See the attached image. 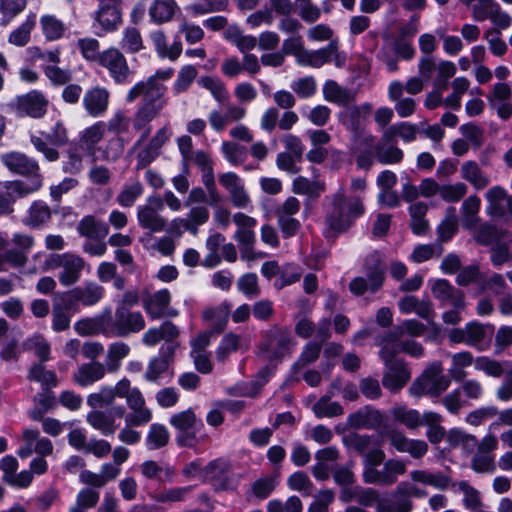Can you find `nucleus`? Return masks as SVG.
Listing matches in <instances>:
<instances>
[{
  "label": "nucleus",
  "instance_id": "f257e3e1",
  "mask_svg": "<svg viewBox=\"0 0 512 512\" xmlns=\"http://www.w3.org/2000/svg\"><path fill=\"white\" fill-rule=\"evenodd\" d=\"M166 86L163 82L156 81L154 78L148 77L146 80L137 82L126 95V101L132 103L138 98H142V102L137 108L132 119L133 128L141 131L140 138L135 146L144 142L151 133V121L157 118L167 104L164 98Z\"/></svg>",
  "mask_w": 512,
  "mask_h": 512
},
{
  "label": "nucleus",
  "instance_id": "f03ea898",
  "mask_svg": "<svg viewBox=\"0 0 512 512\" xmlns=\"http://www.w3.org/2000/svg\"><path fill=\"white\" fill-rule=\"evenodd\" d=\"M4 166L13 173L29 177L27 181L15 180L5 184L9 197H24L38 191L43 184L40 167L34 158L18 151L5 153L1 156Z\"/></svg>",
  "mask_w": 512,
  "mask_h": 512
},
{
  "label": "nucleus",
  "instance_id": "7ed1b4c3",
  "mask_svg": "<svg viewBox=\"0 0 512 512\" xmlns=\"http://www.w3.org/2000/svg\"><path fill=\"white\" fill-rule=\"evenodd\" d=\"M364 211L365 207L360 197L346 198L342 191L337 192L332 199V209L326 215L325 237L333 238L345 232Z\"/></svg>",
  "mask_w": 512,
  "mask_h": 512
},
{
  "label": "nucleus",
  "instance_id": "20e7f679",
  "mask_svg": "<svg viewBox=\"0 0 512 512\" xmlns=\"http://www.w3.org/2000/svg\"><path fill=\"white\" fill-rule=\"evenodd\" d=\"M364 270L366 277H355L349 283V290L356 297L378 292L385 281L386 266L379 253L374 252L367 257Z\"/></svg>",
  "mask_w": 512,
  "mask_h": 512
},
{
  "label": "nucleus",
  "instance_id": "39448f33",
  "mask_svg": "<svg viewBox=\"0 0 512 512\" xmlns=\"http://www.w3.org/2000/svg\"><path fill=\"white\" fill-rule=\"evenodd\" d=\"M112 390L116 397L125 398L131 412L125 417L128 425H145L152 419V412L146 407L143 394L138 388H131L127 378L121 379Z\"/></svg>",
  "mask_w": 512,
  "mask_h": 512
},
{
  "label": "nucleus",
  "instance_id": "423d86ee",
  "mask_svg": "<svg viewBox=\"0 0 512 512\" xmlns=\"http://www.w3.org/2000/svg\"><path fill=\"white\" fill-rule=\"evenodd\" d=\"M441 362L431 363L409 387V392L415 397L423 395L432 398L439 397L450 386L451 380L443 375Z\"/></svg>",
  "mask_w": 512,
  "mask_h": 512
},
{
  "label": "nucleus",
  "instance_id": "0eeeda50",
  "mask_svg": "<svg viewBox=\"0 0 512 512\" xmlns=\"http://www.w3.org/2000/svg\"><path fill=\"white\" fill-rule=\"evenodd\" d=\"M379 357L385 365L383 386L392 393L399 392L411 378L407 363L403 359L396 358L395 350L380 348Z\"/></svg>",
  "mask_w": 512,
  "mask_h": 512
},
{
  "label": "nucleus",
  "instance_id": "6e6552de",
  "mask_svg": "<svg viewBox=\"0 0 512 512\" xmlns=\"http://www.w3.org/2000/svg\"><path fill=\"white\" fill-rule=\"evenodd\" d=\"M49 265L59 270L57 278L64 287H70L79 282L84 269L88 266L84 258L69 252L52 255Z\"/></svg>",
  "mask_w": 512,
  "mask_h": 512
},
{
  "label": "nucleus",
  "instance_id": "1a4fd4ad",
  "mask_svg": "<svg viewBox=\"0 0 512 512\" xmlns=\"http://www.w3.org/2000/svg\"><path fill=\"white\" fill-rule=\"evenodd\" d=\"M44 135L31 134L30 142L36 151L43 154L45 159L49 162H55L59 160L60 153L56 149L57 147L65 146L68 141V131L62 121H57L49 133H43Z\"/></svg>",
  "mask_w": 512,
  "mask_h": 512
},
{
  "label": "nucleus",
  "instance_id": "9d476101",
  "mask_svg": "<svg viewBox=\"0 0 512 512\" xmlns=\"http://www.w3.org/2000/svg\"><path fill=\"white\" fill-rule=\"evenodd\" d=\"M145 327L144 317L140 312H134L126 306H119L114 317L106 322V330L117 337H126L138 333Z\"/></svg>",
  "mask_w": 512,
  "mask_h": 512
},
{
  "label": "nucleus",
  "instance_id": "9b49d317",
  "mask_svg": "<svg viewBox=\"0 0 512 512\" xmlns=\"http://www.w3.org/2000/svg\"><path fill=\"white\" fill-rule=\"evenodd\" d=\"M406 473V464L399 459H388L381 469L373 466L364 468L362 478L366 484L392 486L398 478Z\"/></svg>",
  "mask_w": 512,
  "mask_h": 512
},
{
  "label": "nucleus",
  "instance_id": "f8f14e48",
  "mask_svg": "<svg viewBox=\"0 0 512 512\" xmlns=\"http://www.w3.org/2000/svg\"><path fill=\"white\" fill-rule=\"evenodd\" d=\"M163 208L164 204L160 196L148 197L146 203L137 208L139 226L151 233L164 231L167 226V220L159 213Z\"/></svg>",
  "mask_w": 512,
  "mask_h": 512
},
{
  "label": "nucleus",
  "instance_id": "ddd939ff",
  "mask_svg": "<svg viewBox=\"0 0 512 512\" xmlns=\"http://www.w3.org/2000/svg\"><path fill=\"white\" fill-rule=\"evenodd\" d=\"M233 221L237 225L234 239L239 244L241 258L244 260H254V244L256 242L254 228L257 223L256 220L253 217L239 212L234 214Z\"/></svg>",
  "mask_w": 512,
  "mask_h": 512
},
{
  "label": "nucleus",
  "instance_id": "4468645a",
  "mask_svg": "<svg viewBox=\"0 0 512 512\" xmlns=\"http://www.w3.org/2000/svg\"><path fill=\"white\" fill-rule=\"evenodd\" d=\"M203 481L210 483L216 490L232 489L235 486V474L230 461L217 458L203 468Z\"/></svg>",
  "mask_w": 512,
  "mask_h": 512
},
{
  "label": "nucleus",
  "instance_id": "2eb2a0df",
  "mask_svg": "<svg viewBox=\"0 0 512 512\" xmlns=\"http://www.w3.org/2000/svg\"><path fill=\"white\" fill-rule=\"evenodd\" d=\"M9 107L19 117L40 119L47 112L48 100L41 92L32 90L17 96Z\"/></svg>",
  "mask_w": 512,
  "mask_h": 512
},
{
  "label": "nucleus",
  "instance_id": "dca6fc26",
  "mask_svg": "<svg viewBox=\"0 0 512 512\" xmlns=\"http://www.w3.org/2000/svg\"><path fill=\"white\" fill-rule=\"evenodd\" d=\"M98 64L107 69L116 84L130 82L133 71L130 69L124 54L118 48H109L101 52Z\"/></svg>",
  "mask_w": 512,
  "mask_h": 512
},
{
  "label": "nucleus",
  "instance_id": "f3484780",
  "mask_svg": "<svg viewBox=\"0 0 512 512\" xmlns=\"http://www.w3.org/2000/svg\"><path fill=\"white\" fill-rule=\"evenodd\" d=\"M332 60L338 68H342L346 63V55L339 51L338 41L336 39L331 40L327 46L318 50L311 51L307 49L299 64L302 66L320 68Z\"/></svg>",
  "mask_w": 512,
  "mask_h": 512
},
{
  "label": "nucleus",
  "instance_id": "a211bd4d",
  "mask_svg": "<svg viewBox=\"0 0 512 512\" xmlns=\"http://www.w3.org/2000/svg\"><path fill=\"white\" fill-rule=\"evenodd\" d=\"M291 341L290 332L287 329L273 327L265 334V339L259 346L260 354L269 361L282 358L288 351Z\"/></svg>",
  "mask_w": 512,
  "mask_h": 512
},
{
  "label": "nucleus",
  "instance_id": "6ab92c4d",
  "mask_svg": "<svg viewBox=\"0 0 512 512\" xmlns=\"http://www.w3.org/2000/svg\"><path fill=\"white\" fill-rule=\"evenodd\" d=\"M399 333H382L376 336L375 344L380 348L395 350V356L401 352H405L412 357L419 358L423 355V346L414 341H400Z\"/></svg>",
  "mask_w": 512,
  "mask_h": 512
},
{
  "label": "nucleus",
  "instance_id": "aec40b11",
  "mask_svg": "<svg viewBox=\"0 0 512 512\" xmlns=\"http://www.w3.org/2000/svg\"><path fill=\"white\" fill-rule=\"evenodd\" d=\"M121 474V467L112 462H105L101 465L100 472L83 470L79 475L81 483L93 488H103L108 482L115 481Z\"/></svg>",
  "mask_w": 512,
  "mask_h": 512
},
{
  "label": "nucleus",
  "instance_id": "412c9836",
  "mask_svg": "<svg viewBox=\"0 0 512 512\" xmlns=\"http://www.w3.org/2000/svg\"><path fill=\"white\" fill-rule=\"evenodd\" d=\"M379 502L374 512H412L414 503L409 499L401 482Z\"/></svg>",
  "mask_w": 512,
  "mask_h": 512
},
{
  "label": "nucleus",
  "instance_id": "4be33fe9",
  "mask_svg": "<svg viewBox=\"0 0 512 512\" xmlns=\"http://www.w3.org/2000/svg\"><path fill=\"white\" fill-rule=\"evenodd\" d=\"M219 183L228 191L232 204L237 208H245L250 203V197L245 190L241 178L234 172L223 173Z\"/></svg>",
  "mask_w": 512,
  "mask_h": 512
},
{
  "label": "nucleus",
  "instance_id": "5701e85b",
  "mask_svg": "<svg viewBox=\"0 0 512 512\" xmlns=\"http://www.w3.org/2000/svg\"><path fill=\"white\" fill-rule=\"evenodd\" d=\"M177 348L176 344L162 346L159 356L150 360L144 378L149 382H158L160 376L165 373L174 361V353Z\"/></svg>",
  "mask_w": 512,
  "mask_h": 512
},
{
  "label": "nucleus",
  "instance_id": "b1692460",
  "mask_svg": "<svg viewBox=\"0 0 512 512\" xmlns=\"http://www.w3.org/2000/svg\"><path fill=\"white\" fill-rule=\"evenodd\" d=\"M110 93L104 87H93L83 96V106L88 115L100 117L106 113L109 106Z\"/></svg>",
  "mask_w": 512,
  "mask_h": 512
},
{
  "label": "nucleus",
  "instance_id": "393cba45",
  "mask_svg": "<svg viewBox=\"0 0 512 512\" xmlns=\"http://www.w3.org/2000/svg\"><path fill=\"white\" fill-rule=\"evenodd\" d=\"M433 296L443 303L450 304L453 308H465L464 292L452 286L446 279H438L432 285Z\"/></svg>",
  "mask_w": 512,
  "mask_h": 512
},
{
  "label": "nucleus",
  "instance_id": "a878e982",
  "mask_svg": "<svg viewBox=\"0 0 512 512\" xmlns=\"http://www.w3.org/2000/svg\"><path fill=\"white\" fill-rule=\"evenodd\" d=\"M246 115V109L236 104H227L225 112L221 113L217 110L209 114V123L211 127L217 131H223L227 125L242 120Z\"/></svg>",
  "mask_w": 512,
  "mask_h": 512
},
{
  "label": "nucleus",
  "instance_id": "bb28decb",
  "mask_svg": "<svg viewBox=\"0 0 512 512\" xmlns=\"http://www.w3.org/2000/svg\"><path fill=\"white\" fill-rule=\"evenodd\" d=\"M179 336L178 328L170 321H165L158 328H150L143 335L142 341L147 346H155L161 340H164L166 344L164 346H169L170 344H177L176 339Z\"/></svg>",
  "mask_w": 512,
  "mask_h": 512
},
{
  "label": "nucleus",
  "instance_id": "cd10ccee",
  "mask_svg": "<svg viewBox=\"0 0 512 512\" xmlns=\"http://www.w3.org/2000/svg\"><path fill=\"white\" fill-rule=\"evenodd\" d=\"M106 369L107 367L101 362L84 363L74 372L73 380L79 386L87 387L104 378Z\"/></svg>",
  "mask_w": 512,
  "mask_h": 512
},
{
  "label": "nucleus",
  "instance_id": "c85d7f7f",
  "mask_svg": "<svg viewBox=\"0 0 512 512\" xmlns=\"http://www.w3.org/2000/svg\"><path fill=\"white\" fill-rule=\"evenodd\" d=\"M382 421L380 411L368 406L350 414L347 420L348 425L355 429H375L381 425Z\"/></svg>",
  "mask_w": 512,
  "mask_h": 512
},
{
  "label": "nucleus",
  "instance_id": "c756f323",
  "mask_svg": "<svg viewBox=\"0 0 512 512\" xmlns=\"http://www.w3.org/2000/svg\"><path fill=\"white\" fill-rule=\"evenodd\" d=\"M94 20L102 32L111 33L122 24V11L120 7H98Z\"/></svg>",
  "mask_w": 512,
  "mask_h": 512
},
{
  "label": "nucleus",
  "instance_id": "7c9ffc66",
  "mask_svg": "<svg viewBox=\"0 0 512 512\" xmlns=\"http://www.w3.org/2000/svg\"><path fill=\"white\" fill-rule=\"evenodd\" d=\"M403 91L404 85L400 81L390 83L388 89L389 98L396 102L395 110L397 114L402 118H406L414 113L416 104L415 100L410 97L402 98Z\"/></svg>",
  "mask_w": 512,
  "mask_h": 512
},
{
  "label": "nucleus",
  "instance_id": "2f4dec72",
  "mask_svg": "<svg viewBox=\"0 0 512 512\" xmlns=\"http://www.w3.org/2000/svg\"><path fill=\"white\" fill-rule=\"evenodd\" d=\"M77 231L89 240H103L109 234V227L101 220L88 215L79 221Z\"/></svg>",
  "mask_w": 512,
  "mask_h": 512
},
{
  "label": "nucleus",
  "instance_id": "473e14b6",
  "mask_svg": "<svg viewBox=\"0 0 512 512\" xmlns=\"http://www.w3.org/2000/svg\"><path fill=\"white\" fill-rule=\"evenodd\" d=\"M323 96L328 102L339 106H348L355 101V93L348 88L340 86L334 80H328L323 86Z\"/></svg>",
  "mask_w": 512,
  "mask_h": 512
},
{
  "label": "nucleus",
  "instance_id": "72a5a7b5",
  "mask_svg": "<svg viewBox=\"0 0 512 512\" xmlns=\"http://www.w3.org/2000/svg\"><path fill=\"white\" fill-rule=\"evenodd\" d=\"M507 191L501 186H493L485 193V199L488 203L487 213L493 218H505Z\"/></svg>",
  "mask_w": 512,
  "mask_h": 512
},
{
  "label": "nucleus",
  "instance_id": "f704fd0d",
  "mask_svg": "<svg viewBox=\"0 0 512 512\" xmlns=\"http://www.w3.org/2000/svg\"><path fill=\"white\" fill-rule=\"evenodd\" d=\"M461 177L469 182L476 190L486 188L491 180L490 177L482 171L480 166L475 161H466L460 168Z\"/></svg>",
  "mask_w": 512,
  "mask_h": 512
},
{
  "label": "nucleus",
  "instance_id": "c9c22d12",
  "mask_svg": "<svg viewBox=\"0 0 512 512\" xmlns=\"http://www.w3.org/2000/svg\"><path fill=\"white\" fill-rule=\"evenodd\" d=\"M104 136V124L103 122H97L92 126L86 128L78 142L79 148L84 151L88 156L93 157V160H96L95 156V145L101 141Z\"/></svg>",
  "mask_w": 512,
  "mask_h": 512
},
{
  "label": "nucleus",
  "instance_id": "e433bc0d",
  "mask_svg": "<svg viewBox=\"0 0 512 512\" xmlns=\"http://www.w3.org/2000/svg\"><path fill=\"white\" fill-rule=\"evenodd\" d=\"M83 307H92L102 301L105 296V288L95 281H86L80 286H76Z\"/></svg>",
  "mask_w": 512,
  "mask_h": 512
},
{
  "label": "nucleus",
  "instance_id": "4c0bfd02",
  "mask_svg": "<svg viewBox=\"0 0 512 512\" xmlns=\"http://www.w3.org/2000/svg\"><path fill=\"white\" fill-rule=\"evenodd\" d=\"M87 422L103 435H112L115 433L117 426L112 414L100 409H94L89 412L86 417Z\"/></svg>",
  "mask_w": 512,
  "mask_h": 512
},
{
  "label": "nucleus",
  "instance_id": "58836bf2",
  "mask_svg": "<svg viewBox=\"0 0 512 512\" xmlns=\"http://www.w3.org/2000/svg\"><path fill=\"white\" fill-rule=\"evenodd\" d=\"M178 9L175 0H154L149 7V16L157 24L170 21Z\"/></svg>",
  "mask_w": 512,
  "mask_h": 512
},
{
  "label": "nucleus",
  "instance_id": "ea45409f",
  "mask_svg": "<svg viewBox=\"0 0 512 512\" xmlns=\"http://www.w3.org/2000/svg\"><path fill=\"white\" fill-rule=\"evenodd\" d=\"M443 421L442 415L439 413L428 411L424 413V425L428 427L426 436L430 443L439 444L448 434L441 425Z\"/></svg>",
  "mask_w": 512,
  "mask_h": 512
},
{
  "label": "nucleus",
  "instance_id": "a19ab883",
  "mask_svg": "<svg viewBox=\"0 0 512 512\" xmlns=\"http://www.w3.org/2000/svg\"><path fill=\"white\" fill-rule=\"evenodd\" d=\"M447 441L451 447H460L469 454L473 453L478 445V439L475 435L459 428H453L448 431Z\"/></svg>",
  "mask_w": 512,
  "mask_h": 512
},
{
  "label": "nucleus",
  "instance_id": "79ce46f5",
  "mask_svg": "<svg viewBox=\"0 0 512 512\" xmlns=\"http://www.w3.org/2000/svg\"><path fill=\"white\" fill-rule=\"evenodd\" d=\"M494 332L492 325H483L479 322H470L465 326L467 334V345L481 348L486 339L490 338Z\"/></svg>",
  "mask_w": 512,
  "mask_h": 512
},
{
  "label": "nucleus",
  "instance_id": "37998d69",
  "mask_svg": "<svg viewBox=\"0 0 512 512\" xmlns=\"http://www.w3.org/2000/svg\"><path fill=\"white\" fill-rule=\"evenodd\" d=\"M414 482L430 485L439 490H445L450 484V478L442 472H429L427 470H414L410 473Z\"/></svg>",
  "mask_w": 512,
  "mask_h": 512
},
{
  "label": "nucleus",
  "instance_id": "c03bdc74",
  "mask_svg": "<svg viewBox=\"0 0 512 512\" xmlns=\"http://www.w3.org/2000/svg\"><path fill=\"white\" fill-rule=\"evenodd\" d=\"M170 299L171 295L167 289L159 290L146 301L145 309L153 319L161 318L168 308Z\"/></svg>",
  "mask_w": 512,
  "mask_h": 512
},
{
  "label": "nucleus",
  "instance_id": "a18cd8bd",
  "mask_svg": "<svg viewBox=\"0 0 512 512\" xmlns=\"http://www.w3.org/2000/svg\"><path fill=\"white\" fill-rule=\"evenodd\" d=\"M391 414L395 421L406 426L410 430H415L424 425V414L421 415L417 410L399 406L393 408L391 410Z\"/></svg>",
  "mask_w": 512,
  "mask_h": 512
},
{
  "label": "nucleus",
  "instance_id": "49530a36",
  "mask_svg": "<svg viewBox=\"0 0 512 512\" xmlns=\"http://www.w3.org/2000/svg\"><path fill=\"white\" fill-rule=\"evenodd\" d=\"M481 200L477 195H471L464 200L461 207L462 225L466 229L475 228L478 221Z\"/></svg>",
  "mask_w": 512,
  "mask_h": 512
},
{
  "label": "nucleus",
  "instance_id": "de8ad7c7",
  "mask_svg": "<svg viewBox=\"0 0 512 512\" xmlns=\"http://www.w3.org/2000/svg\"><path fill=\"white\" fill-rule=\"evenodd\" d=\"M452 365L449 369V375L454 381H463L466 378L465 368L475 364L474 357L471 352L463 351L455 353L451 356Z\"/></svg>",
  "mask_w": 512,
  "mask_h": 512
},
{
  "label": "nucleus",
  "instance_id": "09e8293b",
  "mask_svg": "<svg viewBox=\"0 0 512 512\" xmlns=\"http://www.w3.org/2000/svg\"><path fill=\"white\" fill-rule=\"evenodd\" d=\"M377 161L383 165L398 164L403 159V151L392 144L377 143L374 147Z\"/></svg>",
  "mask_w": 512,
  "mask_h": 512
},
{
  "label": "nucleus",
  "instance_id": "8fccbe9b",
  "mask_svg": "<svg viewBox=\"0 0 512 512\" xmlns=\"http://www.w3.org/2000/svg\"><path fill=\"white\" fill-rule=\"evenodd\" d=\"M96 273L100 282L108 283L113 281V286L117 290L125 288L126 280L117 273V266L113 262H101L97 267Z\"/></svg>",
  "mask_w": 512,
  "mask_h": 512
},
{
  "label": "nucleus",
  "instance_id": "3c124183",
  "mask_svg": "<svg viewBox=\"0 0 512 512\" xmlns=\"http://www.w3.org/2000/svg\"><path fill=\"white\" fill-rule=\"evenodd\" d=\"M51 218L49 206L42 201H35L28 215L24 219V223L32 228H38L45 224Z\"/></svg>",
  "mask_w": 512,
  "mask_h": 512
},
{
  "label": "nucleus",
  "instance_id": "603ef678",
  "mask_svg": "<svg viewBox=\"0 0 512 512\" xmlns=\"http://www.w3.org/2000/svg\"><path fill=\"white\" fill-rule=\"evenodd\" d=\"M170 439L167 428L158 423H154L149 427L146 436V446L149 450H157L165 447Z\"/></svg>",
  "mask_w": 512,
  "mask_h": 512
},
{
  "label": "nucleus",
  "instance_id": "864d4df0",
  "mask_svg": "<svg viewBox=\"0 0 512 512\" xmlns=\"http://www.w3.org/2000/svg\"><path fill=\"white\" fill-rule=\"evenodd\" d=\"M428 206L423 202H416L409 207L411 217V229L415 234H423L428 229V221L425 219Z\"/></svg>",
  "mask_w": 512,
  "mask_h": 512
},
{
  "label": "nucleus",
  "instance_id": "5fc2aeb1",
  "mask_svg": "<svg viewBox=\"0 0 512 512\" xmlns=\"http://www.w3.org/2000/svg\"><path fill=\"white\" fill-rule=\"evenodd\" d=\"M144 188L140 181L126 183L116 197L117 203L122 207H131L143 194Z\"/></svg>",
  "mask_w": 512,
  "mask_h": 512
},
{
  "label": "nucleus",
  "instance_id": "6e6d98bb",
  "mask_svg": "<svg viewBox=\"0 0 512 512\" xmlns=\"http://www.w3.org/2000/svg\"><path fill=\"white\" fill-rule=\"evenodd\" d=\"M121 48L127 53H138L144 49L140 31L135 27H126L120 41Z\"/></svg>",
  "mask_w": 512,
  "mask_h": 512
},
{
  "label": "nucleus",
  "instance_id": "4d7b16f0",
  "mask_svg": "<svg viewBox=\"0 0 512 512\" xmlns=\"http://www.w3.org/2000/svg\"><path fill=\"white\" fill-rule=\"evenodd\" d=\"M36 24L35 14L29 15L27 19L9 35V43L15 46H25L30 40V34Z\"/></svg>",
  "mask_w": 512,
  "mask_h": 512
},
{
  "label": "nucleus",
  "instance_id": "13d9d810",
  "mask_svg": "<svg viewBox=\"0 0 512 512\" xmlns=\"http://www.w3.org/2000/svg\"><path fill=\"white\" fill-rule=\"evenodd\" d=\"M78 145L71 146L65 152V160L62 163V170L66 174L76 175L83 170V156Z\"/></svg>",
  "mask_w": 512,
  "mask_h": 512
},
{
  "label": "nucleus",
  "instance_id": "bf43d9fd",
  "mask_svg": "<svg viewBox=\"0 0 512 512\" xmlns=\"http://www.w3.org/2000/svg\"><path fill=\"white\" fill-rule=\"evenodd\" d=\"M169 423L177 431L193 430L197 424L203 425L202 422L196 417L192 409L173 414L170 417Z\"/></svg>",
  "mask_w": 512,
  "mask_h": 512
},
{
  "label": "nucleus",
  "instance_id": "052dcab7",
  "mask_svg": "<svg viewBox=\"0 0 512 512\" xmlns=\"http://www.w3.org/2000/svg\"><path fill=\"white\" fill-rule=\"evenodd\" d=\"M29 379L39 382L43 390L57 386V376L54 371L46 370L42 364H35L29 371Z\"/></svg>",
  "mask_w": 512,
  "mask_h": 512
},
{
  "label": "nucleus",
  "instance_id": "680f3d73",
  "mask_svg": "<svg viewBox=\"0 0 512 512\" xmlns=\"http://www.w3.org/2000/svg\"><path fill=\"white\" fill-rule=\"evenodd\" d=\"M197 74V69L192 65L182 67L173 84V93L179 95L186 92L197 77Z\"/></svg>",
  "mask_w": 512,
  "mask_h": 512
},
{
  "label": "nucleus",
  "instance_id": "e2e57ef3",
  "mask_svg": "<svg viewBox=\"0 0 512 512\" xmlns=\"http://www.w3.org/2000/svg\"><path fill=\"white\" fill-rule=\"evenodd\" d=\"M130 352V347L123 342H116L110 345L107 354L106 367L109 372H115L120 367V361Z\"/></svg>",
  "mask_w": 512,
  "mask_h": 512
},
{
  "label": "nucleus",
  "instance_id": "0e129e2a",
  "mask_svg": "<svg viewBox=\"0 0 512 512\" xmlns=\"http://www.w3.org/2000/svg\"><path fill=\"white\" fill-rule=\"evenodd\" d=\"M40 24L46 39L53 41L60 39L65 31V26L55 16L45 15L41 17Z\"/></svg>",
  "mask_w": 512,
  "mask_h": 512
},
{
  "label": "nucleus",
  "instance_id": "69168bd1",
  "mask_svg": "<svg viewBox=\"0 0 512 512\" xmlns=\"http://www.w3.org/2000/svg\"><path fill=\"white\" fill-rule=\"evenodd\" d=\"M116 396L110 386H103L99 391L91 393L87 397V404L93 409H101L111 406Z\"/></svg>",
  "mask_w": 512,
  "mask_h": 512
},
{
  "label": "nucleus",
  "instance_id": "338daca9",
  "mask_svg": "<svg viewBox=\"0 0 512 512\" xmlns=\"http://www.w3.org/2000/svg\"><path fill=\"white\" fill-rule=\"evenodd\" d=\"M53 304L60 306L63 310L71 313L72 315L79 312L80 307L82 306L75 287L60 293L53 301Z\"/></svg>",
  "mask_w": 512,
  "mask_h": 512
},
{
  "label": "nucleus",
  "instance_id": "774afa93",
  "mask_svg": "<svg viewBox=\"0 0 512 512\" xmlns=\"http://www.w3.org/2000/svg\"><path fill=\"white\" fill-rule=\"evenodd\" d=\"M27 0H0L1 25H7L26 7Z\"/></svg>",
  "mask_w": 512,
  "mask_h": 512
}]
</instances>
